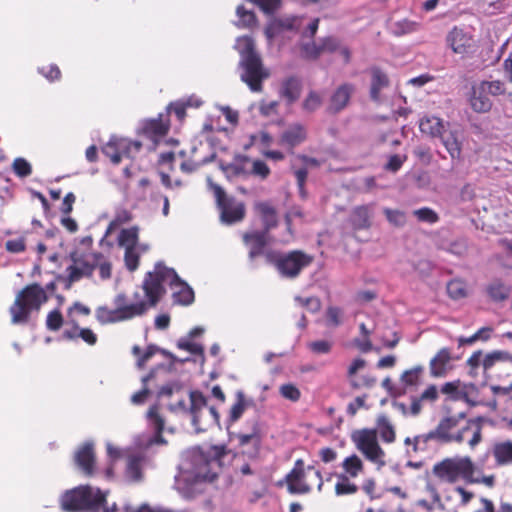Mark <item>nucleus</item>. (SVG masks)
<instances>
[{"instance_id": "f257e3e1", "label": "nucleus", "mask_w": 512, "mask_h": 512, "mask_svg": "<svg viewBox=\"0 0 512 512\" xmlns=\"http://www.w3.org/2000/svg\"><path fill=\"white\" fill-rule=\"evenodd\" d=\"M223 455L220 447L207 450L194 448L187 453L182 470L175 477V488L185 498H192L201 491L203 482H212L218 475Z\"/></svg>"}, {"instance_id": "f03ea898", "label": "nucleus", "mask_w": 512, "mask_h": 512, "mask_svg": "<svg viewBox=\"0 0 512 512\" xmlns=\"http://www.w3.org/2000/svg\"><path fill=\"white\" fill-rule=\"evenodd\" d=\"M235 48L241 59V80L245 82L251 91L260 92L262 82L269 77V71L263 67L261 58L255 51V44L251 37L243 36L236 40Z\"/></svg>"}, {"instance_id": "7ed1b4c3", "label": "nucleus", "mask_w": 512, "mask_h": 512, "mask_svg": "<svg viewBox=\"0 0 512 512\" xmlns=\"http://www.w3.org/2000/svg\"><path fill=\"white\" fill-rule=\"evenodd\" d=\"M46 301V292L40 285L32 284L26 286L17 294L13 305L10 307L12 323H26L30 312L39 310L41 305Z\"/></svg>"}, {"instance_id": "20e7f679", "label": "nucleus", "mask_w": 512, "mask_h": 512, "mask_svg": "<svg viewBox=\"0 0 512 512\" xmlns=\"http://www.w3.org/2000/svg\"><path fill=\"white\" fill-rule=\"evenodd\" d=\"M80 245L81 247H77L70 253L72 263L66 269L70 282H76L83 277L91 276L98 258V253L90 250L92 245L91 237H83Z\"/></svg>"}, {"instance_id": "39448f33", "label": "nucleus", "mask_w": 512, "mask_h": 512, "mask_svg": "<svg viewBox=\"0 0 512 512\" xmlns=\"http://www.w3.org/2000/svg\"><path fill=\"white\" fill-rule=\"evenodd\" d=\"M114 308L106 306L98 307L95 316L101 324H109L127 321L137 316L145 314V305L143 303H128L125 294L120 293L114 298Z\"/></svg>"}, {"instance_id": "423d86ee", "label": "nucleus", "mask_w": 512, "mask_h": 512, "mask_svg": "<svg viewBox=\"0 0 512 512\" xmlns=\"http://www.w3.org/2000/svg\"><path fill=\"white\" fill-rule=\"evenodd\" d=\"M105 502V495L91 486H79L66 492L61 500L65 510L97 512Z\"/></svg>"}, {"instance_id": "0eeeda50", "label": "nucleus", "mask_w": 512, "mask_h": 512, "mask_svg": "<svg viewBox=\"0 0 512 512\" xmlns=\"http://www.w3.org/2000/svg\"><path fill=\"white\" fill-rule=\"evenodd\" d=\"M473 461L469 456L448 457L434 464L433 475L442 482L453 484L462 479L467 482Z\"/></svg>"}, {"instance_id": "6e6552de", "label": "nucleus", "mask_w": 512, "mask_h": 512, "mask_svg": "<svg viewBox=\"0 0 512 512\" xmlns=\"http://www.w3.org/2000/svg\"><path fill=\"white\" fill-rule=\"evenodd\" d=\"M318 19H313L306 23L304 17L287 16L273 20L265 29L266 37L269 40L287 32L301 31L304 38H312L318 29Z\"/></svg>"}, {"instance_id": "1a4fd4ad", "label": "nucleus", "mask_w": 512, "mask_h": 512, "mask_svg": "<svg viewBox=\"0 0 512 512\" xmlns=\"http://www.w3.org/2000/svg\"><path fill=\"white\" fill-rule=\"evenodd\" d=\"M268 263L276 266L279 273L285 277H296L300 271L312 262V257L301 251H293L288 254L277 252H265Z\"/></svg>"}, {"instance_id": "9d476101", "label": "nucleus", "mask_w": 512, "mask_h": 512, "mask_svg": "<svg viewBox=\"0 0 512 512\" xmlns=\"http://www.w3.org/2000/svg\"><path fill=\"white\" fill-rule=\"evenodd\" d=\"M138 227L122 229L117 237V244L124 249V261L129 271H135L139 265V257L148 251L147 244L139 243Z\"/></svg>"}, {"instance_id": "9b49d317", "label": "nucleus", "mask_w": 512, "mask_h": 512, "mask_svg": "<svg viewBox=\"0 0 512 512\" xmlns=\"http://www.w3.org/2000/svg\"><path fill=\"white\" fill-rule=\"evenodd\" d=\"M156 276L158 282L165 290L166 286H170L173 291V297L176 302L189 305L194 300V292L187 283L182 281L173 269L164 266L162 263L155 265Z\"/></svg>"}, {"instance_id": "f8f14e48", "label": "nucleus", "mask_w": 512, "mask_h": 512, "mask_svg": "<svg viewBox=\"0 0 512 512\" xmlns=\"http://www.w3.org/2000/svg\"><path fill=\"white\" fill-rule=\"evenodd\" d=\"M207 181L210 189L214 193L217 205L220 209L221 221L225 224L240 222L245 216L244 203L233 198L226 197L224 190L219 185L214 184L211 181V178L208 177Z\"/></svg>"}, {"instance_id": "ddd939ff", "label": "nucleus", "mask_w": 512, "mask_h": 512, "mask_svg": "<svg viewBox=\"0 0 512 512\" xmlns=\"http://www.w3.org/2000/svg\"><path fill=\"white\" fill-rule=\"evenodd\" d=\"M352 441L356 448L371 462L378 466L385 464V453L378 444L375 430L362 429L353 432Z\"/></svg>"}, {"instance_id": "4468645a", "label": "nucleus", "mask_w": 512, "mask_h": 512, "mask_svg": "<svg viewBox=\"0 0 512 512\" xmlns=\"http://www.w3.org/2000/svg\"><path fill=\"white\" fill-rule=\"evenodd\" d=\"M192 424L197 432L205 431L210 425L219 424V414L214 407H207L205 398L196 392L190 394Z\"/></svg>"}, {"instance_id": "2eb2a0df", "label": "nucleus", "mask_w": 512, "mask_h": 512, "mask_svg": "<svg viewBox=\"0 0 512 512\" xmlns=\"http://www.w3.org/2000/svg\"><path fill=\"white\" fill-rule=\"evenodd\" d=\"M458 421V418L455 416L445 417L434 430L415 436L414 452L426 451L429 447V443L432 441L448 443V430L455 429L458 426Z\"/></svg>"}, {"instance_id": "dca6fc26", "label": "nucleus", "mask_w": 512, "mask_h": 512, "mask_svg": "<svg viewBox=\"0 0 512 512\" xmlns=\"http://www.w3.org/2000/svg\"><path fill=\"white\" fill-rule=\"evenodd\" d=\"M164 294V289L158 282L155 269L147 273L143 286L134 292L133 299L129 303H143L145 305V312L149 307L155 306L159 299Z\"/></svg>"}, {"instance_id": "f3484780", "label": "nucleus", "mask_w": 512, "mask_h": 512, "mask_svg": "<svg viewBox=\"0 0 512 512\" xmlns=\"http://www.w3.org/2000/svg\"><path fill=\"white\" fill-rule=\"evenodd\" d=\"M140 148V142H133L125 138L112 137L102 148V151L114 164H118L122 157H132V155L137 153Z\"/></svg>"}, {"instance_id": "a211bd4d", "label": "nucleus", "mask_w": 512, "mask_h": 512, "mask_svg": "<svg viewBox=\"0 0 512 512\" xmlns=\"http://www.w3.org/2000/svg\"><path fill=\"white\" fill-rule=\"evenodd\" d=\"M448 443L467 442L471 449H474L482 441V426L478 420H468L466 424L454 432L448 430Z\"/></svg>"}, {"instance_id": "6ab92c4d", "label": "nucleus", "mask_w": 512, "mask_h": 512, "mask_svg": "<svg viewBox=\"0 0 512 512\" xmlns=\"http://www.w3.org/2000/svg\"><path fill=\"white\" fill-rule=\"evenodd\" d=\"M306 474L302 460L295 462L294 468L286 476L288 491L293 494H305L310 491V485L306 483Z\"/></svg>"}, {"instance_id": "aec40b11", "label": "nucleus", "mask_w": 512, "mask_h": 512, "mask_svg": "<svg viewBox=\"0 0 512 512\" xmlns=\"http://www.w3.org/2000/svg\"><path fill=\"white\" fill-rule=\"evenodd\" d=\"M235 438L243 449V453L248 454L249 457H256L258 455L263 438L258 425H254L251 432L236 434Z\"/></svg>"}, {"instance_id": "412c9836", "label": "nucleus", "mask_w": 512, "mask_h": 512, "mask_svg": "<svg viewBox=\"0 0 512 512\" xmlns=\"http://www.w3.org/2000/svg\"><path fill=\"white\" fill-rule=\"evenodd\" d=\"M307 139V128L301 123H292L288 125L279 137V145L293 149Z\"/></svg>"}, {"instance_id": "4be33fe9", "label": "nucleus", "mask_w": 512, "mask_h": 512, "mask_svg": "<svg viewBox=\"0 0 512 512\" xmlns=\"http://www.w3.org/2000/svg\"><path fill=\"white\" fill-rule=\"evenodd\" d=\"M452 354L448 348L440 349L429 362L430 375L434 378L445 377L452 370Z\"/></svg>"}, {"instance_id": "5701e85b", "label": "nucleus", "mask_w": 512, "mask_h": 512, "mask_svg": "<svg viewBox=\"0 0 512 512\" xmlns=\"http://www.w3.org/2000/svg\"><path fill=\"white\" fill-rule=\"evenodd\" d=\"M447 43L454 53L466 54L473 46L472 37L464 30L454 27L447 35Z\"/></svg>"}, {"instance_id": "b1692460", "label": "nucleus", "mask_w": 512, "mask_h": 512, "mask_svg": "<svg viewBox=\"0 0 512 512\" xmlns=\"http://www.w3.org/2000/svg\"><path fill=\"white\" fill-rule=\"evenodd\" d=\"M374 214V204L355 207L350 214V222L357 230L368 229Z\"/></svg>"}, {"instance_id": "393cba45", "label": "nucleus", "mask_w": 512, "mask_h": 512, "mask_svg": "<svg viewBox=\"0 0 512 512\" xmlns=\"http://www.w3.org/2000/svg\"><path fill=\"white\" fill-rule=\"evenodd\" d=\"M147 419L149 422V425L154 429L155 435L153 437H150L147 443L145 444L146 447L152 446L154 444H165V440L162 438L160 433L162 432L164 428V420L159 415V408L157 405L152 406L148 412H147Z\"/></svg>"}, {"instance_id": "a878e982", "label": "nucleus", "mask_w": 512, "mask_h": 512, "mask_svg": "<svg viewBox=\"0 0 512 512\" xmlns=\"http://www.w3.org/2000/svg\"><path fill=\"white\" fill-rule=\"evenodd\" d=\"M94 450L92 443H85L75 453V462L79 468L87 475L93 473Z\"/></svg>"}, {"instance_id": "bb28decb", "label": "nucleus", "mask_w": 512, "mask_h": 512, "mask_svg": "<svg viewBox=\"0 0 512 512\" xmlns=\"http://www.w3.org/2000/svg\"><path fill=\"white\" fill-rule=\"evenodd\" d=\"M301 81L294 76L288 77L282 81L279 95L288 105L294 103L300 96Z\"/></svg>"}, {"instance_id": "cd10ccee", "label": "nucleus", "mask_w": 512, "mask_h": 512, "mask_svg": "<svg viewBox=\"0 0 512 512\" xmlns=\"http://www.w3.org/2000/svg\"><path fill=\"white\" fill-rule=\"evenodd\" d=\"M246 246L249 248V258L253 260L255 257L263 253L267 243L266 232L247 233L243 236Z\"/></svg>"}, {"instance_id": "c85d7f7f", "label": "nucleus", "mask_w": 512, "mask_h": 512, "mask_svg": "<svg viewBox=\"0 0 512 512\" xmlns=\"http://www.w3.org/2000/svg\"><path fill=\"white\" fill-rule=\"evenodd\" d=\"M147 463L146 457L142 453L130 454L127 458L126 475L134 482L142 479V469Z\"/></svg>"}, {"instance_id": "c756f323", "label": "nucleus", "mask_w": 512, "mask_h": 512, "mask_svg": "<svg viewBox=\"0 0 512 512\" xmlns=\"http://www.w3.org/2000/svg\"><path fill=\"white\" fill-rule=\"evenodd\" d=\"M492 455L497 466L512 465V441L496 442L492 446Z\"/></svg>"}, {"instance_id": "7c9ffc66", "label": "nucleus", "mask_w": 512, "mask_h": 512, "mask_svg": "<svg viewBox=\"0 0 512 512\" xmlns=\"http://www.w3.org/2000/svg\"><path fill=\"white\" fill-rule=\"evenodd\" d=\"M448 126V123L435 116H425L419 122L420 131L432 138H438Z\"/></svg>"}, {"instance_id": "2f4dec72", "label": "nucleus", "mask_w": 512, "mask_h": 512, "mask_svg": "<svg viewBox=\"0 0 512 512\" xmlns=\"http://www.w3.org/2000/svg\"><path fill=\"white\" fill-rule=\"evenodd\" d=\"M354 88L350 84H343L337 88L330 100V110L338 112L346 107Z\"/></svg>"}, {"instance_id": "473e14b6", "label": "nucleus", "mask_w": 512, "mask_h": 512, "mask_svg": "<svg viewBox=\"0 0 512 512\" xmlns=\"http://www.w3.org/2000/svg\"><path fill=\"white\" fill-rule=\"evenodd\" d=\"M485 290L489 298L495 302L506 300L511 293V287L499 279L491 281Z\"/></svg>"}, {"instance_id": "72a5a7b5", "label": "nucleus", "mask_w": 512, "mask_h": 512, "mask_svg": "<svg viewBox=\"0 0 512 512\" xmlns=\"http://www.w3.org/2000/svg\"><path fill=\"white\" fill-rule=\"evenodd\" d=\"M447 128L448 127L444 129L438 138L453 159L459 158L461 154L460 142L456 132L448 130Z\"/></svg>"}, {"instance_id": "f704fd0d", "label": "nucleus", "mask_w": 512, "mask_h": 512, "mask_svg": "<svg viewBox=\"0 0 512 512\" xmlns=\"http://www.w3.org/2000/svg\"><path fill=\"white\" fill-rule=\"evenodd\" d=\"M371 74L370 96L373 100H378L381 90L388 86L389 80L387 75L378 68L372 69Z\"/></svg>"}, {"instance_id": "c9c22d12", "label": "nucleus", "mask_w": 512, "mask_h": 512, "mask_svg": "<svg viewBox=\"0 0 512 512\" xmlns=\"http://www.w3.org/2000/svg\"><path fill=\"white\" fill-rule=\"evenodd\" d=\"M423 373L424 367L417 365L411 369L405 370L400 376V381L405 388H416L421 384Z\"/></svg>"}, {"instance_id": "e433bc0d", "label": "nucleus", "mask_w": 512, "mask_h": 512, "mask_svg": "<svg viewBox=\"0 0 512 512\" xmlns=\"http://www.w3.org/2000/svg\"><path fill=\"white\" fill-rule=\"evenodd\" d=\"M257 213L261 216L266 229L274 227L277 222L275 209L267 202H259L255 204Z\"/></svg>"}, {"instance_id": "4c0bfd02", "label": "nucleus", "mask_w": 512, "mask_h": 512, "mask_svg": "<svg viewBox=\"0 0 512 512\" xmlns=\"http://www.w3.org/2000/svg\"><path fill=\"white\" fill-rule=\"evenodd\" d=\"M343 474L348 477L355 478L363 471L362 460L357 455L346 457L342 462Z\"/></svg>"}, {"instance_id": "58836bf2", "label": "nucleus", "mask_w": 512, "mask_h": 512, "mask_svg": "<svg viewBox=\"0 0 512 512\" xmlns=\"http://www.w3.org/2000/svg\"><path fill=\"white\" fill-rule=\"evenodd\" d=\"M377 429L383 441L392 443L395 440V430L389 419L381 415L377 419Z\"/></svg>"}, {"instance_id": "ea45409f", "label": "nucleus", "mask_w": 512, "mask_h": 512, "mask_svg": "<svg viewBox=\"0 0 512 512\" xmlns=\"http://www.w3.org/2000/svg\"><path fill=\"white\" fill-rule=\"evenodd\" d=\"M351 477L346 474L337 475V483L335 485V493L337 495H351L357 492L358 487L350 481Z\"/></svg>"}, {"instance_id": "a19ab883", "label": "nucleus", "mask_w": 512, "mask_h": 512, "mask_svg": "<svg viewBox=\"0 0 512 512\" xmlns=\"http://www.w3.org/2000/svg\"><path fill=\"white\" fill-rule=\"evenodd\" d=\"M383 213L389 222L394 227L401 228L407 223V215L404 211L399 209L383 208Z\"/></svg>"}, {"instance_id": "79ce46f5", "label": "nucleus", "mask_w": 512, "mask_h": 512, "mask_svg": "<svg viewBox=\"0 0 512 512\" xmlns=\"http://www.w3.org/2000/svg\"><path fill=\"white\" fill-rule=\"evenodd\" d=\"M419 28V23L411 21L409 19H401L391 24V30L393 34L402 36L415 32Z\"/></svg>"}, {"instance_id": "37998d69", "label": "nucleus", "mask_w": 512, "mask_h": 512, "mask_svg": "<svg viewBox=\"0 0 512 512\" xmlns=\"http://www.w3.org/2000/svg\"><path fill=\"white\" fill-rule=\"evenodd\" d=\"M144 130L148 134L161 136L164 135L168 130V123L160 115L157 119L149 120L144 125Z\"/></svg>"}, {"instance_id": "c03bdc74", "label": "nucleus", "mask_w": 512, "mask_h": 512, "mask_svg": "<svg viewBox=\"0 0 512 512\" xmlns=\"http://www.w3.org/2000/svg\"><path fill=\"white\" fill-rule=\"evenodd\" d=\"M510 354L506 351L496 350L486 354L483 358V368L485 371L491 369L497 362H508Z\"/></svg>"}, {"instance_id": "a18cd8bd", "label": "nucleus", "mask_w": 512, "mask_h": 512, "mask_svg": "<svg viewBox=\"0 0 512 512\" xmlns=\"http://www.w3.org/2000/svg\"><path fill=\"white\" fill-rule=\"evenodd\" d=\"M447 293L452 299H462L467 295L466 285L461 280H452L447 284Z\"/></svg>"}, {"instance_id": "49530a36", "label": "nucleus", "mask_w": 512, "mask_h": 512, "mask_svg": "<svg viewBox=\"0 0 512 512\" xmlns=\"http://www.w3.org/2000/svg\"><path fill=\"white\" fill-rule=\"evenodd\" d=\"M470 475L467 479V483H473V484H484L487 487H493L495 484V476L494 475H487V476H480L478 475V470L473 462V467L470 470Z\"/></svg>"}, {"instance_id": "de8ad7c7", "label": "nucleus", "mask_w": 512, "mask_h": 512, "mask_svg": "<svg viewBox=\"0 0 512 512\" xmlns=\"http://www.w3.org/2000/svg\"><path fill=\"white\" fill-rule=\"evenodd\" d=\"M131 219L132 215L128 210H118L115 214L114 219L108 225L105 235L107 236L111 234L116 228H118L122 224L128 223Z\"/></svg>"}, {"instance_id": "09e8293b", "label": "nucleus", "mask_w": 512, "mask_h": 512, "mask_svg": "<svg viewBox=\"0 0 512 512\" xmlns=\"http://www.w3.org/2000/svg\"><path fill=\"white\" fill-rule=\"evenodd\" d=\"M236 14L239 18L237 25L242 27H252L256 24V17L253 11L246 10L243 6H238Z\"/></svg>"}, {"instance_id": "8fccbe9b", "label": "nucleus", "mask_w": 512, "mask_h": 512, "mask_svg": "<svg viewBox=\"0 0 512 512\" xmlns=\"http://www.w3.org/2000/svg\"><path fill=\"white\" fill-rule=\"evenodd\" d=\"M412 214L421 222L434 224L439 220L438 214L431 208L423 207L416 209Z\"/></svg>"}, {"instance_id": "3c124183", "label": "nucleus", "mask_w": 512, "mask_h": 512, "mask_svg": "<svg viewBox=\"0 0 512 512\" xmlns=\"http://www.w3.org/2000/svg\"><path fill=\"white\" fill-rule=\"evenodd\" d=\"M250 172L251 175L264 180L270 175V168L264 161L260 159H252Z\"/></svg>"}, {"instance_id": "603ef678", "label": "nucleus", "mask_w": 512, "mask_h": 512, "mask_svg": "<svg viewBox=\"0 0 512 512\" xmlns=\"http://www.w3.org/2000/svg\"><path fill=\"white\" fill-rule=\"evenodd\" d=\"M247 407L245 397L242 392L237 393V401L233 404L230 410V420L232 422L237 421L244 413Z\"/></svg>"}, {"instance_id": "864d4df0", "label": "nucleus", "mask_w": 512, "mask_h": 512, "mask_svg": "<svg viewBox=\"0 0 512 512\" xmlns=\"http://www.w3.org/2000/svg\"><path fill=\"white\" fill-rule=\"evenodd\" d=\"M177 346L179 349L188 351L192 354L201 355L203 357L204 349L201 344L192 342L189 337H184L178 340Z\"/></svg>"}, {"instance_id": "5fc2aeb1", "label": "nucleus", "mask_w": 512, "mask_h": 512, "mask_svg": "<svg viewBox=\"0 0 512 512\" xmlns=\"http://www.w3.org/2000/svg\"><path fill=\"white\" fill-rule=\"evenodd\" d=\"M95 268H98L99 275L102 280H107L111 277V263L101 253H98V258L97 261L95 262Z\"/></svg>"}, {"instance_id": "6e6d98bb", "label": "nucleus", "mask_w": 512, "mask_h": 512, "mask_svg": "<svg viewBox=\"0 0 512 512\" xmlns=\"http://www.w3.org/2000/svg\"><path fill=\"white\" fill-rule=\"evenodd\" d=\"M471 106L476 112H487L491 108V102L488 97L483 95H474L471 97Z\"/></svg>"}, {"instance_id": "4d7b16f0", "label": "nucleus", "mask_w": 512, "mask_h": 512, "mask_svg": "<svg viewBox=\"0 0 512 512\" xmlns=\"http://www.w3.org/2000/svg\"><path fill=\"white\" fill-rule=\"evenodd\" d=\"M12 167L15 174L22 178L29 176L32 172L30 163L24 158H16Z\"/></svg>"}, {"instance_id": "13d9d810", "label": "nucleus", "mask_w": 512, "mask_h": 512, "mask_svg": "<svg viewBox=\"0 0 512 512\" xmlns=\"http://www.w3.org/2000/svg\"><path fill=\"white\" fill-rule=\"evenodd\" d=\"M322 104V98L321 96L312 91L308 94V96L305 98L303 102V108L308 112H313L317 110Z\"/></svg>"}, {"instance_id": "bf43d9fd", "label": "nucleus", "mask_w": 512, "mask_h": 512, "mask_svg": "<svg viewBox=\"0 0 512 512\" xmlns=\"http://www.w3.org/2000/svg\"><path fill=\"white\" fill-rule=\"evenodd\" d=\"M280 394L285 399L296 402L300 399V390L293 384H284L279 389Z\"/></svg>"}, {"instance_id": "052dcab7", "label": "nucleus", "mask_w": 512, "mask_h": 512, "mask_svg": "<svg viewBox=\"0 0 512 512\" xmlns=\"http://www.w3.org/2000/svg\"><path fill=\"white\" fill-rule=\"evenodd\" d=\"M332 342L328 340H317L308 344L309 349L315 354H328L332 348Z\"/></svg>"}, {"instance_id": "680f3d73", "label": "nucleus", "mask_w": 512, "mask_h": 512, "mask_svg": "<svg viewBox=\"0 0 512 512\" xmlns=\"http://www.w3.org/2000/svg\"><path fill=\"white\" fill-rule=\"evenodd\" d=\"M460 387V381H453V382H447L445 383L442 388L441 392L447 395H450L452 399L458 400L463 397L462 392L459 390Z\"/></svg>"}, {"instance_id": "e2e57ef3", "label": "nucleus", "mask_w": 512, "mask_h": 512, "mask_svg": "<svg viewBox=\"0 0 512 512\" xmlns=\"http://www.w3.org/2000/svg\"><path fill=\"white\" fill-rule=\"evenodd\" d=\"M295 301L298 303L299 306L305 307L308 311L315 313L320 310L321 304L319 299L316 297H309V298H301L296 297Z\"/></svg>"}, {"instance_id": "0e129e2a", "label": "nucleus", "mask_w": 512, "mask_h": 512, "mask_svg": "<svg viewBox=\"0 0 512 512\" xmlns=\"http://www.w3.org/2000/svg\"><path fill=\"white\" fill-rule=\"evenodd\" d=\"M153 377V373H149L147 376L143 377L142 378V382L144 384V388L138 392H136L135 394L132 395L131 397V402L133 404H142L146 397L148 396L149 394V390L146 388V384L147 382Z\"/></svg>"}, {"instance_id": "69168bd1", "label": "nucleus", "mask_w": 512, "mask_h": 512, "mask_svg": "<svg viewBox=\"0 0 512 512\" xmlns=\"http://www.w3.org/2000/svg\"><path fill=\"white\" fill-rule=\"evenodd\" d=\"M63 323V317L58 310L51 311L46 320L47 328L53 331L60 329Z\"/></svg>"}, {"instance_id": "338daca9", "label": "nucleus", "mask_w": 512, "mask_h": 512, "mask_svg": "<svg viewBox=\"0 0 512 512\" xmlns=\"http://www.w3.org/2000/svg\"><path fill=\"white\" fill-rule=\"evenodd\" d=\"M302 55L309 59H315L321 54L320 44L314 42L304 43L301 46Z\"/></svg>"}, {"instance_id": "774afa93", "label": "nucleus", "mask_w": 512, "mask_h": 512, "mask_svg": "<svg viewBox=\"0 0 512 512\" xmlns=\"http://www.w3.org/2000/svg\"><path fill=\"white\" fill-rule=\"evenodd\" d=\"M5 246L6 250L10 253H21L26 249L25 239L23 237L8 240Z\"/></svg>"}]
</instances>
